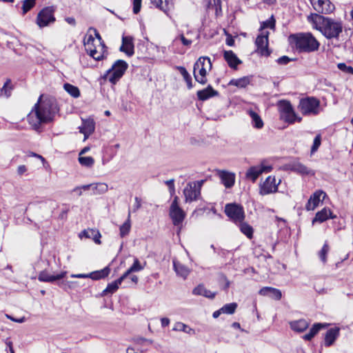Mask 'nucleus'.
Masks as SVG:
<instances>
[{"instance_id":"nucleus-60","label":"nucleus","mask_w":353,"mask_h":353,"mask_svg":"<svg viewBox=\"0 0 353 353\" xmlns=\"http://www.w3.org/2000/svg\"><path fill=\"white\" fill-rule=\"evenodd\" d=\"M180 40L181 41L182 43L185 46H190L192 44V41L190 39H186L183 34H181L179 36Z\"/></svg>"},{"instance_id":"nucleus-38","label":"nucleus","mask_w":353,"mask_h":353,"mask_svg":"<svg viewBox=\"0 0 353 353\" xmlns=\"http://www.w3.org/2000/svg\"><path fill=\"white\" fill-rule=\"evenodd\" d=\"M250 83V79L248 77H243L242 78L232 79L229 82L230 85H234L238 88H245Z\"/></svg>"},{"instance_id":"nucleus-19","label":"nucleus","mask_w":353,"mask_h":353,"mask_svg":"<svg viewBox=\"0 0 353 353\" xmlns=\"http://www.w3.org/2000/svg\"><path fill=\"white\" fill-rule=\"evenodd\" d=\"M219 176L225 188H230L234 185L235 181L234 173L222 170L219 172Z\"/></svg>"},{"instance_id":"nucleus-15","label":"nucleus","mask_w":353,"mask_h":353,"mask_svg":"<svg viewBox=\"0 0 353 353\" xmlns=\"http://www.w3.org/2000/svg\"><path fill=\"white\" fill-rule=\"evenodd\" d=\"M314 9L319 13L329 14L334 10V6L329 0H310Z\"/></svg>"},{"instance_id":"nucleus-48","label":"nucleus","mask_w":353,"mask_h":353,"mask_svg":"<svg viewBox=\"0 0 353 353\" xmlns=\"http://www.w3.org/2000/svg\"><path fill=\"white\" fill-rule=\"evenodd\" d=\"M330 251V246L327 243L325 242L321 248V250L319 252V256L321 261L325 264L327 262V254Z\"/></svg>"},{"instance_id":"nucleus-24","label":"nucleus","mask_w":353,"mask_h":353,"mask_svg":"<svg viewBox=\"0 0 353 353\" xmlns=\"http://www.w3.org/2000/svg\"><path fill=\"white\" fill-rule=\"evenodd\" d=\"M335 217V216H332V212L330 209L324 208L323 210H321V211L318 212L316 214L315 217L312 221V223H323L327 221L328 219H334Z\"/></svg>"},{"instance_id":"nucleus-29","label":"nucleus","mask_w":353,"mask_h":353,"mask_svg":"<svg viewBox=\"0 0 353 353\" xmlns=\"http://www.w3.org/2000/svg\"><path fill=\"white\" fill-rule=\"evenodd\" d=\"M326 323H316L310 328L309 332L303 336V339L305 341H310L322 328L327 327Z\"/></svg>"},{"instance_id":"nucleus-22","label":"nucleus","mask_w":353,"mask_h":353,"mask_svg":"<svg viewBox=\"0 0 353 353\" xmlns=\"http://www.w3.org/2000/svg\"><path fill=\"white\" fill-rule=\"evenodd\" d=\"M223 57L231 68L236 69L237 65L241 63V61L232 50L224 51Z\"/></svg>"},{"instance_id":"nucleus-13","label":"nucleus","mask_w":353,"mask_h":353,"mask_svg":"<svg viewBox=\"0 0 353 353\" xmlns=\"http://www.w3.org/2000/svg\"><path fill=\"white\" fill-rule=\"evenodd\" d=\"M268 34L269 32H262L256 39L255 44L257 47V52L262 56H269L270 52L268 50Z\"/></svg>"},{"instance_id":"nucleus-17","label":"nucleus","mask_w":353,"mask_h":353,"mask_svg":"<svg viewBox=\"0 0 353 353\" xmlns=\"http://www.w3.org/2000/svg\"><path fill=\"white\" fill-rule=\"evenodd\" d=\"M119 50L124 52L128 57H132L134 54V46L133 38L130 36L122 37V44Z\"/></svg>"},{"instance_id":"nucleus-57","label":"nucleus","mask_w":353,"mask_h":353,"mask_svg":"<svg viewBox=\"0 0 353 353\" xmlns=\"http://www.w3.org/2000/svg\"><path fill=\"white\" fill-rule=\"evenodd\" d=\"M135 203L132 206V211L135 212L137 211L141 206V200L139 197L136 196L135 199Z\"/></svg>"},{"instance_id":"nucleus-16","label":"nucleus","mask_w":353,"mask_h":353,"mask_svg":"<svg viewBox=\"0 0 353 353\" xmlns=\"http://www.w3.org/2000/svg\"><path fill=\"white\" fill-rule=\"evenodd\" d=\"M288 169L294 172H296L301 175H311L315 174V172L310 168H307L301 162L294 161L290 163L288 165Z\"/></svg>"},{"instance_id":"nucleus-34","label":"nucleus","mask_w":353,"mask_h":353,"mask_svg":"<svg viewBox=\"0 0 353 353\" xmlns=\"http://www.w3.org/2000/svg\"><path fill=\"white\" fill-rule=\"evenodd\" d=\"M248 112L252 119V124L253 127L257 129L262 128L263 127V121L261 117L252 110H249Z\"/></svg>"},{"instance_id":"nucleus-32","label":"nucleus","mask_w":353,"mask_h":353,"mask_svg":"<svg viewBox=\"0 0 353 353\" xmlns=\"http://www.w3.org/2000/svg\"><path fill=\"white\" fill-rule=\"evenodd\" d=\"M193 294L195 295H201L209 299H214L216 293L207 290L203 285H199L193 290Z\"/></svg>"},{"instance_id":"nucleus-37","label":"nucleus","mask_w":353,"mask_h":353,"mask_svg":"<svg viewBox=\"0 0 353 353\" xmlns=\"http://www.w3.org/2000/svg\"><path fill=\"white\" fill-rule=\"evenodd\" d=\"M237 225H239L241 232L248 239H251L253 237V228L250 225L243 221L242 222H239Z\"/></svg>"},{"instance_id":"nucleus-35","label":"nucleus","mask_w":353,"mask_h":353,"mask_svg":"<svg viewBox=\"0 0 353 353\" xmlns=\"http://www.w3.org/2000/svg\"><path fill=\"white\" fill-rule=\"evenodd\" d=\"M173 266L176 273L178 275L181 276L183 279H185L188 276L190 270L184 265L174 261Z\"/></svg>"},{"instance_id":"nucleus-2","label":"nucleus","mask_w":353,"mask_h":353,"mask_svg":"<svg viewBox=\"0 0 353 353\" xmlns=\"http://www.w3.org/2000/svg\"><path fill=\"white\" fill-rule=\"evenodd\" d=\"M94 38L92 34H87L84 39V46L86 52L97 61L101 60L106 52V47L102 41L99 33L94 29Z\"/></svg>"},{"instance_id":"nucleus-23","label":"nucleus","mask_w":353,"mask_h":353,"mask_svg":"<svg viewBox=\"0 0 353 353\" xmlns=\"http://www.w3.org/2000/svg\"><path fill=\"white\" fill-rule=\"evenodd\" d=\"M259 293L260 295L269 296L276 300H280L282 296L281 290L271 287H264L259 290Z\"/></svg>"},{"instance_id":"nucleus-51","label":"nucleus","mask_w":353,"mask_h":353,"mask_svg":"<svg viewBox=\"0 0 353 353\" xmlns=\"http://www.w3.org/2000/svg\"><path fill=\"white\" fill-rule=\"evenodd\" d=\"M321 137L320 134H318L315 137L314 141H313V145L311 148V153L312 154H313L317 151L318 148L321 145Z\"/></svg>"},{"instance_id":"nucleus-49","label":"nucleus","mask_w":353,"mask_h":353,"mask_svg":"<svg viewBox=\"0 0 353 353\" xmlns=\"http://www.w3.org/2000/svg\"><path fill=\"white\" fill-rule=\"evenodd\" d=\"M79 163L85 167L90 168L93 165L94 160L92 157H79Z\"/></svg>"},{"instance_id":"nucleus-10","label":"nucleus","mask_w":353,"mask_h":353,"mask_svg":"<svg viewBox=\"0 0 353 353\" xmlns=\"http://www.w3.org/2000/svg\"><path fill=\"white\" fill-rule=\"evenodd\" d=\"M225 213L236 224H238L239 222H242L245 219L243 208L236 203L226 204L225 206Z\"/></svg>"},{"instance_id":"nucleus-44","label":"nucleus","mask_w":353,"mask_h":353,"mask_svg":"<svg viewBox=\"0 0 353 353\" xmlns=\"http://www.w3.org/2000/svg\"><path fill=\"white\" fill-rule=\"evenodd\" d=\"M130 211H129L126 221L120 227V236L121 237H124L128 234L130 230Z\"/></svg>"},{"instance_id":"nucleus-3","label":"nucleus","mask_w":353,"mask_h":353,"mask_svg":"<svg viewBox=\"0 0 353 353\" xmlns=\"http://www.w3.org/2000/svg\"><path fill=\"white\" fill-rule=\"evenodd\" d=\"M318 29L329 39H338L343 32V23L330 17L319 16L317 18Z\"/></svg>"},{"instance_id":"nucleus-30","label":"nucleus","mask_w":353,"mask_h":353,"mask_svg":"<svg viewBox=\"0 0 353 353\" xmlns=\"http://www.w3.org/2000/svg\"><path fill=\"white\" fill-rule=\"evenodd\" d=\"M90 186V190H92V194H101L105 193L108 190V186L105 183H97L88 184Z\"/></svg>"},{"instance_id":"nucleus-41","label":"nucleus","mask_w":353,"mask_h":353,"mask_svg":"<svg viewBox=\"0 0 353 353\" xmlns=\"http://www.w3.org/2000/svg\"><path fill=\"white\" fill-rule=\"evenodd\" d=\"M174 331H181L189 334H194V330L181 322H176L172 328Z\"/></svg>"},{"instance_id":"nucleus-45","label":"nucleus","mask_w":353,"mask_h":353,"mask_svg":"<svg viewBox=\"0 0 353 353\" xmlns=\"http://www.w3.org/2000/svg\"><path fill=\"white\" fill-rule=\"evenodd\" d=\"M12 90V86L11 85V80L8 79L4 83L3 88L0 90V96H4L7 98L9 97L11 94Z\"/></svg>"},{"instance_id":"nucleus-25","label":"nucleus","mask_w":353,"mask_h":353,"mask_svg":"<svg viewBox=\"0 0 353 353\" xmlns=\"http://www.w3.org/2000/svg\"><path fill=\"white\" fill-rule=\"evenodd\" d=\"M94 122L93 120L89 119L83 121L82 125L79 127V130L84 134V139H86L94 131Z\"/></svg>"},{"instance_id":"nucleus-11","label":"nucleus","mask_w":353,"mask_h":353,"mask_svg":"<svg viewBox=\"0 0 353 353\" xmlns=\"http://www.w3.org/2000/svg\"><path fill=\"white\" fill-rule=\"evenodd\" d=\"M185 214L184 211L179 207V197L176 196L170 208V216L172 220L174 225H179L183 221Z\"/></svg>"},{"instance_id":"nucleus-56","label":"nucleus","mask_w":353,"mask_h":353,"mask_svg":"<svg viewBox=\"0 0 353 353\" xmlns=\"http://www.w3.org/2000/svg\"><path fill=\"white\" fill-rule=\"evenodd\" d=\"M292 60L288 56H282L276 60V62L280 65H287Z\"/></svg>"},{"instance_id":"nucleus-58","label":"nucleus","mask_w":353,"mask_h":353,"mask_svg":"<svg viewBox=\"0 0 353 353\" xmlns=\"http://www.w3.org/2000/svg\"><path fill=\"white\" fill-rule=\"evenodd\" d=\"M258 166L259 168V170H260L261 174L263 172H270L272 170V165L261 164Z\"/></svg>"},{"instance_id":"nucleus-63","label":"nucleus","mask_w":353,"mask_h":353,"mask_svg":"<svg viewBox=\"0 0 353 353\" xmlns=\"http://www.w3.org/2000/svg\"><path fill=\"white\" fill-rule=\"evenodd\" d=\"M161 326L165 327L170 324V319L166 317H163L161 319Z\"/></svg>"},{"instance_id":"nucleus-43","label":"nucleus","mask_w":353,"mask_h":353,"mask_svg":"<svg viewBox=\"0 0 353 353\" xmlns=\"http://www.w3.org/2000/svg\"><path fill=\"white\" fill-rule=\"evenodd\" d=\"M63 88L72 97L78 98L80 96V90L77 86H74L68 83H65L63 85Z\"/></svg>"},{"instance_id":"nucleus-31","label":"nucleus","mask_w":353,"mask_h":353,"mask_svg":"<svg viewBox=\"0 0 353 353\" xmlns=\"http://www.w3.org/2000/svg\"><path fill=\"white\" fill-rule=\"evenodd\" d=\"M145 265V262L143 264H141L139 260L137 258H135L134 259L133 264L125 272H124L123 275L125 276V278L127 279L128 276L132 272H140L143 270Z\"/></svg>"},{"instance_id":"nucleus-9","label":"nucleus","mask_w":353,"mask_h":353,"mask_svg":"<svg viewBox=\"0 0 353 353\" xmlns=\"http://www.w3.org/2000/svg\"><path fill=\"white\" fill-rule=\"evenodd\" d=\"M281 118L285 121L293 123L296 120L301 121V117H297L294 109L288 101H281L279 103Z\"/></svg>"},{"instance_id":"nucleus-21","label":"nucleus","mask_w":353,"mask_h":353,"mask_svg":"<svg viewBox=\"0 0 353 353\" xmlns=\"http://www.w3.org/2000/svg\"><path fill=\"white\" fill-rule=\"evenodd\" d=\"M339 328L332 327L326 332L324 339V344L326 347H330L334 344L339 336Z\"/></svg>"},{"instance_id":"nucleus-39","label":"nucleus","mask_w":353,"mask_h":353,"mask_svg":"<svg viewBox=\"0 0 353 353\" xmlns=\"http://www.w3.org/2000/svg\"><path fill=\"white\" fill-rule=\"evenodd\" d=\"M176 69L179 70L180 74L183 76L184 81L187 83V87L189 90L192 89L193 87L192 82V77L190 74L188 73L187 70L183 66H176Z\"/></svg>"},{"instance_id":"nucleus-33","label":"nucleus","mask_w":353,"mask_h":353,"mask_svg":"<svg viewBox=\"0 0 353 353\" xmlns=\"http://www.w3.org/2000/svg\"><path fill=\"white\" fill-rule=\"evenodd\" d=\"M110 272V269L109 267H105L102 270L90 273L88 276L89 278L92 279V280H99L107 277Z\"/></svg>"},{"instance_id":"nucleus-26","label":"nucleus","mask_w":353,"mask_h":353,"mask_svg":"<svg viewBox=\"0 0 353 353\" xmlns=\"http://www.w3.org/2000/svg\"><path fill=\"white\" fill-rule=\"evenodd\" d=\"M309 322L305 319H299L290 322V328L296 332H303L309 326Z\"/></svg>"},{"instance_id":"nucleus-55","label":"nucleus","mask_w":353,"mask_h":353,"mask_svg":"<svg viewBox=\"0 0 353 353\" xmlns=\"http://www.w3.org/2000/svg\"><path fill=\"white\" fill-rule=\"evenodd\" d=\"M141 7V0L133 1V12L137 14L139 12Z\"/></svg>"},{"instance_id":"nucleus-47","label":"nucleus","mask_w":353,"mask_h":353,"mask_svg":"<svg viewBox=\"0 0 353 353\" xmlns=\"http://www.w3.org/2000/svg\"><path fill=\"white\" fill-rule=\"evenodd\" d=\"M58 285L60 288H61L64 290H68V289H72V288H76L77 285V282L68 281V280H63L61 281H59L58 283Z\"/></svg>"},{"instance_id":"nucleus-62","label":"nucleus","mask_w":353,"mask_h":353,"mask_svg":"<svg viewBox=\"0 0 353 353\" xmlns=\"http://www.w3.org/2000/svg\"><path fill=\"white\" fill-rule=\"evenodd\" d=\"M65 21L70 25L72 26H76V20L74 17H65Z\"/></svg>"},{"instance_id":"nucleus-12","label":"nucleus","mask_w":353,"mask_h":353,"mask_svg":"<svg viewBox=\"0 0 353 353\" xmlns=\"http://www.w3.org/2000/svg\"><path fill=\"white\" fill-rule=\"evenodd\" d=\"M55 21L54 17V10L50 7H46L42 9L37 15V24L40 28H43L48 26L50 23Z\"/></svg>"},{"instance_id":"nucleus-36","label":"nucleus","mask_w":353,"mask_h":353,"mask_svg":"<svg viewBox=\"0 0 353 353\" xmlns=\"http://www.w3.org/2000/svg\"><path fill=\"white\" fill-rule=\"evenodd\" d=\"M82 234L88 239H92L93 241L97 243L100 244L101 241V234L99 232V230H94V229H88L85 230Z\"/></svg>"},{"instance_id":"nucleus-27","label":"nucleus","mask_w":353,"mask_h":353,"mask_svg":"<svg viewBox=\"0 0 353 353\" xmlns=\"http://www.w3.org/2000/svg\"><path fill=\"white\" fill-rule=\"evenodd\" d=\"M197 97L201 101H205L210 97L218 95V92L209 85L205 89L199 90L196 93Z\"/></svg>"},{"instance_id":"nucleus-20","label":"nucleus","mask_w":353,"mask_h":353,"mask_svg":"<svg viewBox=\"0 0 353 353\" xmlns=\"http://www.w3.org/2000/svg\"><path fill=\"white\" fill-rule=\"evenodd\" d=\"M323 194L324 196H325V193L322 190L316 191L308 200L305 206L306 210L308 211L314 210L315 208L318 206L321 201V196Z\"/></svg>"},{"instance_id":"nucleus-59","label":"nucleus","mask_w":353,"mask_h":353,"mask_svg":"<svg viewBox=\"0 0 353 353\" xmlns=\"http://www.w3.org/2000/svg\"><path fill=\"white\" fill-rule=\"evenodd\" d=\"M274 27V21H270V20H268L266 21H264L262 24H261V28L262 29H264V28H273Z\"/></svg>"},{"instance_id":"nucleus-50","label":"nucleus","mask_w":353,"mask_h":353,"mask_svg":"<svg viewBox=\"0 0 353 353\" xmlns=\"http://www.w3.org/2000/svg\"><path fill=\"white\" fill-rule=\"evenodd\" d=\"M36 0H24L23 2V13L26 14L31 10L35 5Z\"/></svg>"},{"instance_id":"nucleus-61","label":"nucleus","mask_w":353,"mask_h":353,"mask_svg":"<svg viewBox=\"0 0 353 353\" xmlns=\"http://www.w3.org/2000/svg\"><path fill=\"white\" fill-rule=\"evenodd\" d=\"M6 316L8 319H10L11 321H14V322H17V323H23L25 321V317H21L20 319H15L14 317H12V316L9 315V314H6Z\"/></svg>"},{"instance_id":"nucleus-18","label":"nucleus","mask_w":353,"mask_h":353,"mask_svg":"<svg viewBox=\"0 0 353 353\" xmlns=\"http://www.w3.org/2000/svg\"><path fill=\"white\" fill-rule=\"evenodd\" d=\"M65 274L66 272H62L57 275H51L46 271H42L39 274L38 279L42 282L53 283L56 281L63 279Z\"/></svg>"},{"instance_id":"nucleus-5","label":"nucleus","mask_w":353,"mask_h":353,"mask_svg":"<svg viewBox=\"0 0 353 353\" xmlns=\"http://www.w3.org/2000/svg\"><path fill=\"white\" fill-rule=\"evenodd\" d=\"M211 69L210 59L207 57H201L194 64L193 74L195 80L202 85L207 83L206 75Z\"/></svg>"},{"instance_id":"nucleus-4","label":"nucleus","mask_w":353,"mask_h":353,"mask_svg":"<svg viewBox=\"0 0 353 353\" xmlns=\"http://www.w3.org/2000/svg\"><path fill=\"white\" fill-rule=\"evenodd\" d=\"M299 52H314L317 50L319 43L310 33H301L290 36Z\"/></svg>"},{"instance_id":"nucleus-42","label":"nucleus","mask_w":353,"mask_h":353,"mask_svg":"<svg viewBox=\"0 0 353 353\" xmlns=\"http://www.w3.org/2000/svg\"><path fill=\"white\" fill-rule=\"evenodd\" d=\"M150 2L156 8H159L161 10L167 13L170 10L168 0H150Z\"/></svg>"},{"instance_id":"nucleus-28","label":"nucleus","mask_w":353,"mask_h":353,"mask_svg":"<svg viewBox=\"0 0 353 353\" xmlns=\"http://www.w3.org/2000/svg\"><path fill=\"white\" fill-rule=\"evenodd\" d=\"M125 279V276L122 275L117 280L109 283L106 288L102 292V295L105 296L108 294L114 293L118 290L119 285H121Z\"/></svg>"},{"instance_id":"nucleus-54","label":"nucleus","mask_w":353,"mask_h":353,"mask_svg":"<svg viewBox=\"0 0 353 353\" xmlns=\"http://www.w3.org/2000/svg\"><path fill=\"white\" fill-rule=\"evenodd\" d=\"M165 183L168 186L170 194L173 195L175 192L174 179L168 180L165 181Z\"/></svg>"},{"instance_id":"nucleus-8","label":"nucleus","mask_w":353,"mask_h":353,"mask_svg":"<svg viewBox=\"0 0 353 353\" xmlns=\"http://www.w3.org/2000/svg\"><path fill=\"white\" fill-rule=\"evenodd\" d=\"M204 183V180L190 182L183 190L185 201L190 203L196 201L200 198L201 189Z\"/></svg>"},{"instance_id":"nucleus-53","label":"nucleus","mask_w":353,"mask_h":353,"mask_svg":"<svg viewBox=\"0 0 353 353\" xmlns=\"http://www.w3.org/2000/svg\"><path fill=\"white\" fill-rule=\"evenodd\" d=\"M90 185H81V186H77L75 187L72 190V192H76L78 196H81L82 195V191L84 190V191H86V190H90Z\"/></svg>"},{"instance_id":"nucleus-7","label":"nucleus","mask_w":353,"mask_h":353,"mask_svg":"<svg viewBox=\"0 0 353 353\" xmlns=\"http://www.w3.org/2000/svg\"><path fill=\"white\" fill-rule=\"evenodd\" d=\"M128 68V64L123 60L119 59L107 71L105 77L112 84H116L123 77Z\"/></svg>"},{"instance_id":"nucleus-6","label":"nucleus","mask_w":353,"mask_h":353,"mask_svg":"<svg viewBox=\"0 0 353 353\" xmlns=\"http://www.w3.org/2000/svg\"><path fill=\"white\" fill-rule=\"evenodd\" d=\"M298 108L303 115H317L320 112V101L314 97L303 98Z\"/></svg>"},{"instance_id":"nucleus-40","label":"nucleus","mask_w":353,"mask_h":353,"mask_svg":"<svg viewBox=\"0 0 353 353\" xmlns=\"http://www.w3.org/2000/svg\"><path fill=\"white\" fill-rule=\"evenodd\" d=\"M260 174H261V173L259 166H252L247 170L245 176L247 179L255 182Z\"/></svg>"},{"instance_id":"nucleus-1","label":"nucleus","mask_w":353,"mask_h":353,"mask_svg":"<svg viewBox=\"0 0 353 353\" xmlns=\"http://www.w3.org/2000/svg\"><path fill=\"white\" fill-rule=\"evenodd\" d=\"M59 110L57 102L54 98L43 97L41 95L28 115V121L32 128L38 131L42 124L52 121Z\"/></svg>"},{"instance_id":"nucleus-52","label":"nucleus","mask_w":353,"mask_h":353,"mask_svg":"<svg viewBox=\"0 0 353 353\" xmlns=\"http://www.w3.org/2000/svg\"><path fill=\"white\" fill-rule=\"evenodd\" d=\"M338 68L347 74H353V68L350 65H347L344 63H340L337 65Z\"/></svg>"},{"instance_id":"nucleus-64","label":"nucleus","mask_w":353,"mask_h":353,"mask_svg":"<svg viewBox=\"0 0 353 353\" xmlns=\"http://www.w3.org/2000/svg\"><path fill=\"white\" fill-rule=\"evenodd\" d=\"M128 277H129V279L133 283L137 284L138 283L139 278L137 276L131 275V274H130Z\"/></svg>"},{"instance_id":"nucleus-14","label":"nucleus","mask_w":353,"mask_h":353,"mask_svg":"<svg viewBox=\"0 0 353 353\" xmlns=\"http://www.w3.org/2000/svg\"><path fill=\"white\" fill-rule=\"evenodd\" d=\"M281 180L276 183L275 177L269 176L260 185L259 194L263 196L277 192Z\"/></svg>"},{"instance_id":"nucleus-46","label":"nucleus","mask_w":353,"mask_h":353,"mask_svg":"<svg viewBox=\"0 0 353 353\" xmlns=\"http://www.w3.org/2000/svg\"><path fill=\"white\" fill-rule=\"evenodd\" d=\"M237 304L236 303H228L221 308V311L223 314H232L234 313Z\"/></svg>"}]
</instances>
